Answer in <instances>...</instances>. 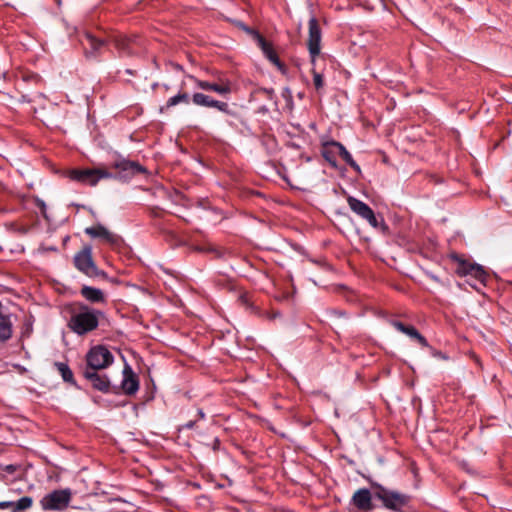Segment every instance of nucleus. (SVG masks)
I'll use <instances>...</instances> for the list:
<instances>
[{"instance_id":"obj_24","label":"nucleus","mask_w":512,"mask_h":512,"mask_svg":"<svg viewBox=\"0 0 512 512\" xmlns=\"http://www.w3.org/2000/svg\"><path fill=\"white\" fill-rule=\"evenodd\" d=\"M469 276H472L473 278H475L477 281H479L483 285H486V281L488 279V274L484 270L483 266H481L479 264H475L474 267H470Z\"/></svg>"},{"instance_id":"obj_28","label":"nucleus","mask_w":512,"mask_h":512,"mask_svg":"<svg viewBox=\"0 0 512 512\" xmlns=\"http://www.w3.org/2000/svg\"><path fill=\"white\" fill-rule=\"evenodd\" d=\"M313 84L317 91H320L324 87V77L322 73L317 72L315 69L312 70Z\"/></svg>"},{"instance_id":"obj_23","label":"nucleus","mask_w":512,"mask_h":512,"mask_svg":"<svg viewBox=\"0 0 512 512\" xmlns=\"http://www.w3.org/2000/svg\"><path fill=\"white\" fill-rule=\"evenodd\" d=\"M113 43L115 48L121 53L125 55H130L132 53V44L133 42L123 36H116L113 38Z\"/></svg>"},{"instance_id":"obj_25","label":"nucleus","mask_w":512,"mask_h":512,"mask_svg":"<svg viewBox=\"0 0 512 512\" xmlns=\"http://www.w3.org/2000/svg\"><path fill=\"white\" fill-rule=\"evenodd\" d=\"M453 258L458 262L456 273L461 277L468 276L470 274V267H474L476 264L470 263L464 259L459 258L458 256H454Z\"/></svg>"},{"instance_id":"obj_14","label":"nucleus","mask_w":512,"mask_h":512,"mask_svg":"<svg viewBox=\"0 0 512 512\" xmlns=\"http://www.w3.org/2000/svg\"><path fill=\"white\" fill-rule=\"evenodd\" d=\"M372 497H374L373 492L367 488H361L353 494L351 503L361 512H369L374 509Z\"/></svg>"},{"instance_id":"obj_29","label":"nucleus","mask_w":512,"mask_h":512,"mask_svg":"<svg viewBox=\"0 0 512 512\" xmlns=\"http://www.w3.org/2000/svg\"><path fill=\"white\" fill-rule=\"evenodd\" d=\"M189 78L195 82L197 88L205 90V91H212L214 82L199 80V79L195 78L194 76H189Z\"/></svg>"},{"instance_id":"obj_6","label":"nucleus","mask_w":512,"mask_h":512,"mask_svg":"<svg viewBox=\"0 0 512 512\" xmlns=\"http://www.w3.org/2000/svg\"><path fill=\"white\" fill-rule=\"evenodd\" d=\"M75 267L88 277H106V273L99 270L93 261L91 246H85L74 256Z\"/></svg>"},{"instance_id":"obj_8","label":"nucleus","mask_w":512,"mask_h":512,"mask_svg":"<svg viewBox=\"0 0 512 512\" xmlns=\"http://www.w3.org/2000/svg\"><path fill=\"white\" fill-rule=\"evenodd\" d=\"M79 42L84 50V55L87 59H96L102 54V51L107 45V41L101 39L89 31H84L79 36Z\"/></svg>"},{"instance_id":"obj_36","label":"nucleus","mask_w":512,"mask_h":512,"mask_svg":"<svg viewBox=\"0 0 512 512\" xmlns=\"http://www.w3.org/2000/svg\"><path fill=\"white\" fill-rule=\"evenodd\" d=\"M55 2L57 3L58 6L61 5V0H55Z\"/></svg>"},{"instance_id":"obj_26","label":"nucleus","mask_w":512,"mask_h":512,"mask_svg":"<svg viewBox=\"0 0 512 512\" xmlns=\"http://www.w3.org/2000/svg\"><path fill=\"white\" fill-rule=\"evenodd\" d=\"M212 91L220 95H228L232 91L231 83L229 80H220L219 83L214 82Z\"/></svg>"},{"instance_id":"obj_1","label":"nucleus","mask_w":512,"mask_h":512,"mask_svg":"<svg viewBox=\"0 0 512 512\" xmlns=\"http://www.w3.org/2000/svg\"><path fill=\"white\" fill-rule=\"evenodd\" d=\"M100 316H103L101 311L80 305L78 310L72 313L67 326L73 333L83 336L97 329Z\"/></svg>"},{"instance_id":"obj_35","label":"nucleus","mask_w":512,"mask_h":512,"mask_svg":"<svg viewBox=\"0 0 512 512\" xmlns=\"http://www.w3.org/2000/svg\"><path fill=\"white\" fill-rule=\"evenodd\" d=\"M429 276H430V278H431L433 281H435V282H440L439 277H437L436 275L430 274Z\"/></svg>"},{"instance_id":"obj_18","label":"nucleus","mask_w":512,"mask_h":512,"mask_svg":"<svg viewBox=\"0 0 512 512\" xmlns=\"http://www.w3.org/2000/svg\"><path fill=\"white\" fill-rule=\"evenodd\" d=\"M80 294L82 297H84L87 301L91 303H104L105 302V296L101 289L83 285Z\"/></svg>"},{"instance_id":"obj_11","label":"nucleus","mask_w":512,"mask_h":512,"mask_svg":"<svg viewBox=\"0 0 512 512\" xmlns=\"http://www.w3.org/2000/svg\"><path fill=\"white\" fill-rule=\"evenodd\" d=\"M82 374L95 390L103 393L111 391V379L104 370H83Z\"/></svg>"},{"instance_id":"obj_10","label":"nucleus","mask_w":512,"mask_h":512,"mask_svg":"<svg viewBox=\"0 0 512 512\" xmlns=\"http://www.w3.org/2000/svg\"><path fill=\"white\" fill-rule=\"evenodd\" d=\"M309 35L307 47L311 58L312 65H315L316 57L320 54L322 33L318 20L313 16L308 22Z\"/></svg>"},{"instance_id":"obj_17","label":"nucleus","mask_w":512,"mask_h":512,"mask_svg":"<svg viewBox=\"0 0 512 512\" xmlns=\"http://www.w3.org/2000/svg\"><path fill=\"white\" fill-rule=\"evenodd\" d=\"M265 57L273 63L281 72H285V65L280 61L279 56L273 48L272 43L268 42L264 37H259L257 42Z\"/></svg>"},{"instance_id":"obj_19","label":"nucleus","mask_w":512,"mask_h":512,"mask_svg":"<svg viewBox=\"0 0 512 512\" xmlns=\"http://www.w3.org/2000/svg\"><path fill=\"white\" fill-rule=\"evenodd\" d=\"M333 145L338 152V155L345 161L347 165H349L355 172L360 173V166L354 161L352 155L347 151L345 146L338 141L331 140V144Z\"/></svg>"},{"instance_id":"obj_20","label":"nucleus","mask_w":512,"mask_h":512,"mask_svg":"<svg viewBox=\"0 0 512 512\" xmlns=\"http://www.w3.org/2000/svg\"><path fill=\"white\" fill-rule=\"evenodd\" d=\"M191 101V97L190 95L185 92V91H182L180 90L176 95L170 97L164 106H162L160 108V111L161 112H165V111H168L170 108L178 105V104H186L188 105Z\"/></svg>"},{"instance_id":"obj_3","label":"nucleus","mask_w":512,"mask_h":512,"mask_svg":"<svg viewBox=\"0 0 512 512\" xmlns=\"http://www.w3.org/2000/svg\"><path fill=\"white\" fill-rule=\"evenodd\" d=\"M347 203L350 209L362 219L366 220L373 228L382 231L383 233L388 231L382 216H376L374 211L363 201L349 196Z\"/></svg>"},{"instance_id":"obj_5","label":"nucleus","mask_w":512,"mask_h":512,"mask_svg":"<svg viewBox=\"0 0 512 512\" xmlns=\"http://www.w3.org/2000/svg\"><path fill=\"white\" fill-rule=\"evenodd\" d=\"M114 177L112 173L105 169H72L68 172V178L72 181L96 186L101 179Z\"/></svg>"},{"instance_id":"obj_2","label":"nucleus","mask_w":512,"mask_h":512,"mask_svg":"<svg viewBox=\"0 0 512 512\" xmlns=\"http://www.w3.org/2000/svg\"><path fill=\"white\" fill-rule=\"evenodd\" d=\"M370 485L373 489L374 498L380 500L386 509L394 512H409L410 495L388 489L374 481H371Z\"/></svg>"},{"instance_id":"obj_32","label":"nucleus","mask_w":512,"mask_h":512,"mask_svg":"<svg viewBox=\"0 0 512 512\" xmlns=\"http://www.w3.org/2000/svg\"><path fill=\"white\" fill-rule=\"evenodd\" d=\"M9 509L10 512H16L15 510V501H1L0 502V510Z\"/></svg>"},{"instance_id":"obj_27","label":"nucleus","mask_w":512,"mask_h":512,"mask_svg":"<svg viewBox=\"0 0 512 512\" xmlns=\"http://www.w3.org/2000/svg\"><path fill=\"white\" fill-rule=\"evenodd\" d=\"M33 504V499L30 496H24L19 500L15 501V510L16 512H20L23 510H27L31 508Z\"/></svg>"},{"instance_id":"obj_37","label":"nucleus","mask_w":512,"mask_h":512,"mask_svg":"<svg viewBox=\"0 0 512 512\" xmlns=\"http://www.w3.org/2000/svg\"><path fill=\"white\" fill-rule=\"evenodd\" d=\"M334 313H335V314H338V315H344V313H343V312H337V311H335Z\"/></svg>"},{"instance_id":"obj_15","label":"nucleus","mask_w":512,"mask_h":512,"mask_svg":"<svg viewBox=\"0 0 512 512\" xmlns=\"http://www.w3.org/2000/svg\"><path fill=\"white\" fill-rule=\"evenodd\" d=\"M121 388L126 395H134L139 390V379L130 365L126 364L123 369Z\"/></svg>"},{"instance_id":"obj_13","label":"nucleus","mask_w":512,"mask_h":512,"mask_svg":"<svg viewBox=\"0 0 512 512\" xmlns=\"http://www.w3.org/2000/svg\"><path fill=\"white\" fill-rule=\"evenodd\" d=\"M191 101L196 106L207 107V108H215L227 115H233L234 113L229 108V104L227 102L219 101L213 99L211 96L206 95L201 92H196L191 96Z\"/></svg>"},{"instance_id":"obj_34","label":"nucleus","mask_w":512,"mask_h":512,"mask_svg":"<svg viewBox=\"0 0 512 512\" xmlns=\"http://www.w3.org/2000/svg\"><path fill=\"white\" fill-rule=\"evenodd\" d=\"M197 415H198L199 419H204L205 418V413H204V411L202 409H198Z\"/></svg>"},{"instance_id":"obj_7","label":"nucleus","mask_w":512,"mask_h":512,"mask_svg":"<svg viewBox=\"0 0 512 512\" xmlns=\"http://www.w3.org/2000/svg\"><path fill=\"white\" fill-rule=\"evenodd\" d=\"M72 493L70 489L54 490L40 500L41 508L44 511L63 510L68 507Z\"/></svg>"},{"instance_id":"obj_22","label":"nucleus","mask_w":512,"mask_h":512,"mask_svg":"<svg viewBox=\"0 0 512 512\" xmlns=\"http://www.w3.org/2000/svg\"><path fill=\"white\" fill-rule=\"evenodd\" d=\"M54 367L57 369L64 382L69 383L71 385H76L73 372L67 363L55 362Z\"/></svg>"},{"instance_id":"obj_38","label":"nucleus","mask_w":512,"mask_h":512,"mask_svg":"<svg viewBox=\"0 0 512 512\" xmlns=\"http://www.w3.org/2000/svg\"><path fill=\"white\" fill-rule=\"evenodd\" d=\"M176 69H181V66L180 65H175Z\"/></svg>"},{"instance_id":"obj_31","label":"nucleus","mask_w":512,"mask_h":512,"mask_svg":"<svg viewBox=\"0 0 512 512\" xmlns=\"http://www.w3.org/2000/svg\"><path fill=\"white\" fill-rule=\"evenodd\" d=\"M240 27L249 35L253 37V39L258 42L259 37H263L257 30L246 26L245 24H241Z\"/></svg>"},{"instance_id":"obj_30","label":"nucleus","mask_w":512,"mask_h":512,"mask_svg":"<svg viewBox=\"0 0 512 512\" xmlns=\"http://www.w3.org/2000/svg\"><path fill=\"white\" fill-rule=\"evenodd\" d=\"M258 93L262 94L265 98L272 100L276 103L275 91L272 88H261Z\"/></svg>"},{"instance_id":"obj_12","label":"nucleus","mask_w":512,"mask_h":512,"mask_svg":"<svg viewBox=\"0 0 512 512\" xmlns=\"http://www.w3.org/2000/svg\"><path fill=\"white\" fill-rule=\"evenodd\" d=\"M84 232L91 238H99L112 247H120L123 243V239L119 235L110 232L102 224L87 227Z\"/></svg>"},{"instance_id":"obj_9","label":"nucleus","mask_w":512,"mask_h":512,"mask_svg":"<svg viewBox=\"0 0 512 512\" xmlns=\"http://www.w3.org/2000/svg\"><path fill=\"white\" fill-rule=\"evenodd\" d=\"M111 167L117 170V177L120 179H130L138 174L147 173V169L137 161H131L123 157L115 160Z\"/></svg>"},{"instance_id":"obj_4","label":"nucleus","mask_w":512,"mask_h":512,"mask_svg":"<svg viewBox=\"0 0 512 512\" xmlns=\"http://www.w3.org/2000/svg\"><path fill=\"white\" fill-rule=\"evenodd\" d=\"M114 361L113 354L104 345L91 347L85 356V367L83 370H105Z\"/></svg>"},{"instance_id":"obj_21","label":"nucleus","mask_w":512,"mask_h":512,"mask_svg":"<svg viewBox=\"0 0 512 512\" xmlns=\"http://www.w3.org/2000/svg\"><path fill=\"white\" fill-rule=\"evenodd\" d=\"M331 141H325L322 143L321 155L330 164L331 167H337L336 155H338L337 149L330 145Z\"/></svg>"},{"instance_id":"obj_16","label":"nucleus","mask_w":512,"mask_h":512,"mask_svg":"<svg viewBox=\"0 0 512 512\" xmlns=\"http://www.w3.org/2000/svg\"><path fill=\"white\" fill-rule=\"evenodd\" d=\"M390 324L399 332L407 335L410 339L417 341L422 347L429 346L427 339L412 325H406L401 321L392 320Z\"/></svg>"},{"instance_id":"obj_33","label":"nucleus","mask_w":512,"mask_h":512,"mask_svg":"<svg viewBox=\"0 0 512 512\" xmlns=\"http://www.w3.org/2000/svg\"><path fill=\"white\" fill-rule=\"evenodd\" d=\"M195 423L196 421L195 420H191L187 423H185L183 426H182V429H187V430H190V429H193L194 426H195Z\"/></svg>"}]
</instances>
